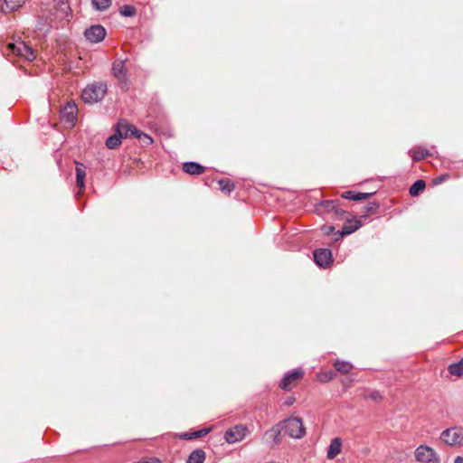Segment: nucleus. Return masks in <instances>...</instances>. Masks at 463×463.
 Segmentation results:
<instances>
[{"mask_svg":"<svg viewBox=\"0 0 463 463\" xmlns=\"http://www.w3.org/2000/svg\"><path fill=\"white\" fill-rule=\"evenodd\" d=\"M281 430H284L285 434L294 439H300L306 434V429L303 421L298 417H290L280 421L276 427L266 432V436L272 438L274 440L277 439Z\"/></svg>","mask_w":463,"mask_h":463,"instance_id":"nucleus-1","label":"nucleus"},{"mask_svg":"<svg viewBox=\"0 0 463 463\" xmlns=\"http://www.w3.org/2000/svg\"><path fill=\"white\" fill-rule=\"evenodd\" d=\"M137 132V128L126 119H120L116 125V133L107 138L106 146L109 149H116L121 144L123 137H132V135Z\"/></svg>","mask_w":463,"mask_h":463,"instance_id":"nucleus-2","label":"nucleus"},{"mask_svg":"<svg viewBox=\"0 0 463 463\" xmlns=\"http://www.w3.org/2000/svg\"><path fill=\"white\" fill-rule=\"evenodd\" d=\"M108 90L107 83L103 81L87 85L82 90L81 98L84 102L93 104L100 101Z\"/></svg>","mask_w":463,"mask_h":463,"instance_id":"nucleus-3","label":"nucleus"},{"mask_svg":"<svg viewBox=\"0 0 463 463\" xmlns=\"http://www.w3.org/2000/svg\"><path fill=\"white\" fill-rule=\"evenodd\" d=\"M127 59H116L112 62L111 73L118 80L120 89L124 91L129 89L130 80L128 78V71L126 67Z\"/></svg>","mask_w":463,"mask_h":463,"instance_id":"nucleus-4","label":"nucleus"},{"mask_svg":"<svg viewBox=\"0 0 463 463\" xmlns=\"http://www.w3.org/2000/svg\"><path fill=\"white\" fill-rule=\"evenodd\" d=\"M440 439L449 446H463V428L452 427L443 430Z\"/></svg>","mask_w":463,"mask_h":463,"instance_id":"nucleus-5","label":"nucleus"},{"mask_svg":"<svg viewBox=\"0 0 463 463\" xmlns=\"http://www.w3.org/2000/svg\"><path fill=\"white\" fill-rule=\"evenodd\" d=\"M415 458L422 463H439V458L433 449L420 445L415 449Z\"/></svg>","mask_w":463,"mask_h":463,"instance_id":"nucleus-6","label":"nucleus"},{"mask_svg":"<svg viewBox=\"0 0 463 463\" xmlns=\"http://www.w3.org/2000/svg\"><path fill=\"white\" fill-rule=\"evenodd\" d=\"M8 49L14 55L21 56L27 61H33L35 58L33 49L24 42L11 43L8 44Z\"/></svg>","mask_w":463,"mask_h":463,"instance_id":"nucleus-7","label":"nucleus"},{"mask_svg":"<svg viewBox=\"0 0 463 463\" xmlns=\"http://www.w3.org/2000/svg\"><path fill=\"white\" fill-rule=\"evenodd\" d=\"M248 428L244 425H236L229 429L224 433V439L226 442L232 444L242 440L248 434Z\"/></svg>","mask_w":463,"mask_h":463,"instance_id":"nucleus-8","label":"nucleus"},{"mask_svg":"<svg viewBox=\"0 0 463 463\" xmlns=\"http://www.w3.org/2000/svg\"><path fill=\"white\" fill-rule=\"evenodd\" d=\"M106 34V29L100 24L91 25L84 31L85 38L92 43H100L105 39Z\"/></svg>","mask_w":463,"mask_h":463,"instance_id":"nucleus-9","label":"nucleus"},{"mask_svg":"<svg viewBox=\"0 0 463 463\" xmlns=\"http://www.w3.org/2000/svg\"><path fill=\"white\" fill-rule=\"evenodd\" d=\"M304 372L301 369H294L287 373L279 383V387L285 391H290L293 387V383L301 379Z\"/></svg>","mask_w":463,"mask_h":463,"instance_id":"nucleus-10","label":"nucleus"},{"mask_svg":"<svg viewBox=\"0 0 463 463\" xmlns=\"http://www.w3.org/2000/svg\"><path fill=\"white\" fill-rule=\"evenodd\" d=\"M316 264L322 268H327L332 262V252L329 249H317L314 253Z\"/></svg>","mask_w":463,"mask_h":463,"instance_id":"nucleus-11","label":"nucleus"},{"mask_svg":"<svg viewBox=\"0 0 463 463\" xmlns=\"http://www.w3.org/2000/svg\"><path fill=\"white\" fill-rule=\"evenodd\" d=\"M78 109L74 102H68L61 111L62 118L68 122L73 124L76 119Z\"/></svg>","mask_w":463,"mask_h":463,"instance_id":"nucleus-12","label":"nucleus"},{"mask_svg":"<svg viewBox=\"0 0 463 463\" xmlns=\"http://www.w3.org/2000/svg\"><path fill=\"white\" fill-rule=\"evenodd\" d=\"M362 226V222L357 219H348L338 232L340 236L349 235L356 232Z\"/></svg>","mask_w":463,"mask_h":463,"instance_id":"nucleus-13","label":"nucleus"},{"mask_svg":"<svg viewBox=\"0 0 463 463\" xmlns=\"http://www.w3.org/2000/svg\"><path fill=\"white\" fill-rule=\"evenodd\" d=\"M342 448V440L340 438H334L327 449L326 457L329 459L335 458L340 452Z\"/></svg>","mask_w":463,"mask_h":463,"instance_id":"nucleus-14","label":"nucleus"},{"mask_svg":"<svg viewBox=\"0 0 463 463\" xmlns=\"http://www.w3.org/2000/svg\"><path fill=\"white\" fill-rule=\"evenodd\" d=\"M182 168L184 173L192 175H201L204 172V166L196 162H185Z\"/></svg>","mask_w":463,"mask_h":463,"instance_id":"nucleus-15","label":"nucleus"},{"mask_svg":"<svg viewBox=\"0 0 463 463\" xmlns=\"http://www.w3.org/2000/svg\"><path fill=\"white\" fill-rule=\"evenodd\" d=\"M374 193H356L354 191H345L342 194V197L353 201H362L372 197Z\"/></svg>","mask_w":463,"mask_h":463,"instance_id":"nucleus-16","label":"nucleus"},{"mask_svg":"<svg viewBox=\"0 0 463 463\" xmlns=\"http://www.w3.org/2000/svg\"><path fill=\"white\" fill-rule=\"evenodd\" d=\"M86 166L79 162H76V184L80 189L85 187Z\"/></svg>","mask_w":463,"mask_h":463,"instance_id":"nucleus-17","label":"nucleus"},{"mask_svg":"<svg viewBox=\"0 0 463 463\" xmlns=\"http://www.w3.org/2000/svg\"><path fill=\"white\" fill-rule=\"evenodd\" d=\"M410 154L412 157V160L413 161H420L430 156H431V154L430 153L429 150L421 147V146H416L414 148H412L411 150H410Z\"/></svg>","mask_w":463,"mask_h":463,"instance_id":"nucleus-18","label":"nucleus"},{"mask_svg":"<svg viewBox=\"0 0 463 463\" xmlns=\"http://www.w3.org/2000/svg\"><path fill=\"white\" fill-rule=\"evenodd\" d=\"M205 456L204 450L196 449L189 455L185 463H203Z\"/></svg>","mask_w":463,"mask_h":463,"instance_id":"nucleus-19","label":"nucleus"},{"mask_svg":"<svg viewBox=\"0 0 463 463\" xmlns=\"http://www.w3.org/2000/svg\"><path fill=\"white\" fill-rule=\"evenodd\" d=\"M211 430H212L211 428H207V429H201V430H195V431L184 432V434L181 435V438L184 439H187V440L203 438V437L206 436L211 431Z\"/></svg>","mask_w":463,"mask_h":463,"instance_id":"nucleus-20","label":"nucleus"},{"mask_svg":"<svg viewBox=\"0 0 463 463\" xmlns=\"http://www.w3.org/2000/svg\"><path fill=\"white\" fill-rule=\"evenodd\" d=\"M5 5L2 6L4 12H14L24 4V0H4Z\"/></svg>","mask_w":463,"mask_h":463,"instance_id":"nucleus-21","label":"nucleus"},{"mask_svg":"<svg viewBox=\"0 0 463 463\" xmlns=\"http://www.w3.org/2000/svg\"><path fill=\"white\" fill-rule=\"evenodd\" d=\"M425 187L426 184L423 180H417L410 187L409 194L411 196H418L420 193L424 191Z\"/></svg>","mask_w":463,"mask_h":463,"instance_id":"nucleus-22","label":"nucleus"},{"mask_svg":"<svg viewBox=\"0 0 463 463\" xmlns=\"http://www.w3.org/2000/svg\"><path fill=\"white\" fill-rule=\"evenodd\" d=\"M448 371L451 375L460 377L463 375V358L458 362L449 365Z\"/></svg>","mask_w":463,"mask_h":463,"instance_id":"nucleus-23","label":"nucleus"},{"mask_svg":"<svg viewBox=\"0 0 463 463\" xmlns=\"http://www.w3.org/2000/svg\"><path fill=\"white\" fill-rule=\"evenodd\" d=\"M219 188L225 194H230L234 189V183L229 178H222L218 181Z\"/></svg>","mask_w":463,"mask_h":463,"instance_id":"nucleus-24","label":"nucleus"},{"mask_svg":"<svg viewBox=\"0 0 463 463\" xmlns=\"http://www.w3.org/2000/svg\"><path fill=\"white\" fill-rule=\"evenodd\" d=\"M334 366L336 371H338L342 373H348L353 368V365L351 363L346 362V361H342L339 359H337L335 362Z\"/></svg>","mask_w":463,"mask_h":463,"instance_id":"nucleus-25","label":"nucleus"},{"mask_svg":"<svg viewBox=\"0 0 463 463\" xmlns=\"http://www.w3.org/2000/svg\"><path fill=\"white\" fill-rule=\"evenodd\" d=\"M112 4V0H91V5L96 11H106Z\"/></svg>","mask_w":463,"mask_h":463,"instance_id":"nucleus-26","label":"nucleus"},{"mask_svg":"<svg viewBox=\"0 0 463 463\" xmlns=\"http://www.w3.org/2000/svg\"><path fill=\"white\" fill-rule=\"evenodd\" d=\"M119 14L122 16L132 17L136 15L137 10L133 5H124L120 7Z\"/></svg>","mask_w":463,"mask_h":463,"instance_id":"nucleus-27","label":"nucleus"},{"mask_svg":"<svg viewBox=\"0 0 463 463\" xmlns=\"http://www.w3.org/2000/svg\"><path fill=\"white\" fill-rule=\"evenodd\" d=\"M338 205V201L326 200L319 203L318 207L325 209L326 211H333Z\"/></svg>","mask_w":463,"mask_h":463,"instance_id":"nucleus-28","label":"nucleus"},{"mask_svg":"<svg viewBox=\"0 0 463 463\" xmlns=\"http://www.w3.org/2000/svg\"><path fill=\"white\" fill-rule=\"evenodd\" d=\"M132 137H135L138 138L139 140H141L144 143L148 144V145L153 143V138L150 136H148L147 134H145V133L139 131L138 129H137V133L132 135Z\"/></svg>","mask_w":463,"mask_h":463,"instance_id":"nucleus-29","label":"nucleus"},{"mask_svg":"<svg viewBox=\"0 0 463 463\" xmlns=\"http://www.w3.org/2000/svg\"><path fill=\"white\" fill-rule=\"evenodd\" d=\"M379 208V204L375 202H371L364 206L365 213H375Z\"/></svg>","mask_w":463,"mask_h":463,"instance_id":"nucleus-30","label":"nucleus"},{"mask_svg":"<svg viewBox=\"0 0 463 463\" xmlns=\"http://www.w3.org/2000/svg\"><path fill=\"white\" fill-rule=\"evenodd\" d=\"M335 377V373L333 371L326 372L323 376L320 378L321 382H329L333 380Z\"/></svg>","mask_w":463,"mask_h":463,"instance_id":"nucleus-31","label":"nucleus"},{"mask_svg":"<svg viewBox=\"0 0 463 463\" xmlns=\"http://www.w3.org/2000/svg\"><path fill=\"white\" fill-rule=\"evenodd\" d=\"M333 212L335 213V216L339 219H343L345 215L347 213L345 211L339 209L337 205L335 209L333 210Z\"/></svg>","mask_w":463,"mask_h":463,"instance_id":"nucleus-32","label":"nucleus"},{"mask_svg":"<svg viewBox=\"0 0 463 463\" xmlns=\"http://www.w3.org/2000/svg\"><path fill=\"white\" fill-rule=\"evenodd\" d=\"M370 397H371V399H373L374 401H378V400L382 399V395H381L380 392H378V391L372 392L370 394Z\"/></svg>","mask_w":463,"mask_h":463,"instance_id":"nucleus-33","label":"nucleus"},{"mask_svg":"<svg viewBox=\"0 0 463 463\" xmlns=\"http://www.w3.org/2000/svg\"><path fill=\"white\" fill-rule=\"evenodd\" d=\"M140 463H162V461L157 458H150L145 461H142Z\"/></svg>","mask_w":463,"mask_h":463,"instance_id":"nucleus-34","label":"nucleus"},{"mask_svg":"<svg viewBox=\"0 0 463 463\" xmlns=\"http://www.w3.org/2000/svg\"><path fill=\"white\" fill-rule=\"evenodd\" d=\"M454 463H463V458L460 457V456H458L455 460H454Z\"/></svg>","mask_w":463,"mask_h":463,"instance_id":"nucleus-35","label":"nucleus"},{"mask_svg":"<svg viewBox=\"0 0 463 463\" xmlns=\"http://www.w3.org/2000/svg\"><path fill=\"white\" fill-rule=\"evenodd\" d=\"M293 402H294V399L293 398H289L285 403H286V405L289 406V405L293 404Z\"/></svg>","mask_w":463,"mask_h":463,"instance_id":"nucleus-36","label":"nucleus"},{"mask_svg":"<svg viewBox=\"0 0 463 463\" xmlns=\"http://www.w3.org/2000/svg\"><path fill=\"white\" fill-rule=\"evenodd\" d=\"M334 230H335L334 226H329L326 228V233H330V232H334Z\"/></svg>","mask_w":463,"mask_h":463,"instance_id":"nucleus-37","label":"nucleus"}]
</instances>
